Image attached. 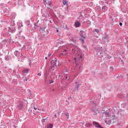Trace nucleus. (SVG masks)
Returning <instances> with one entry per match:
<instances>
[{"label":"nucleus","mask_w":128,"mask_h":128,"mask_svg":"<svg viewBox=\"0 0 128 128\" xmlns=\"http://www.w3.org/2000/svg\"><path fill=\"white\" fill-rule=\"evenodd\" d=\"M103 115L105 116L106 118H109L110 116V113L108 112H104L103 113Z\"/></svg>","instance_id":"obj_19"},{"label":"nucleus","mask_w":128,"mask_h":128,"mask_svg":"<svg viewBox=\"0 0 128 128\" xmlns=\"http://www.w3.org/2000/svg\"><path fill=\"white\" fill-rule=\"evenodd\" d=\"M14 2H18L19 4H22L24 2V0H14Z\"/></svg>","instance_id":"obj_20"},{"label":"nucleus","mask_w":128,"mask_h":128,"mask_svg":"<svg viewBox=\"0 0 128 128\" xmlns=\"http://www.w3.org/2000/svg\"><path fill=\"white\" fill-rule=\"evenodd\" d=\"M22 72L24 74H26L28 73V69L26 68L23 70Z\"/></svg>","instance_id":"obj_18"},{"label":"nucleus","mask_w":128,"mask_h":128,"mask_svg":"<svg viewBox=\"0 0 128 128\" xmlns=\"http://www.w3.org/2000/svg\"><path fill=\"white\" fill-rule=\"evenodd\" d=\"M68 52V50L65 49V50L63 51L64 52Z\"/></svg>","instance_id":"obj_36"},{"label":"nucleus","mask_w":128,"mask_h":128,"mask_svg":"<svg viewBox=\"0 0 128 128\" xmlns=\"http://www.w3.org/2000/svg\"><path fill=\"white\" fill-rule=\"evenodd\" d=\"M68 2L66 0H63L62 4L64 6H66V10H68Z\"/></svg>","instance_id":"obj_9"},{"label":"nucleus","mask_w":128,"mask_h":128,"mask_svg":"<svg viewBox=\"0 0 128 128\" xmlns=\"http://www.w3.org/2000/svg\"><path fill=\"white\" fill-rule=\"evenodd\" d=\"M108 38V34H105L104 36L102 38V40H104V42H106Z\"/></svg>","instance_id":"obj_17"},{"label":"nucleus","mask_w":128,"mask_h":128,"mask_svg":"<svg viewBox=\"0 0 128 128\" xmlns=\"http://www.w3.org/2000/svg\"><path fill=\"white\" fill-rule=\"evenodd\" d=\"M54 60H56V58H54Z\"/></svg>","instance_id":"obj_52"},{"label":"nucleus","mask_w":128,"mask_h":128,"mask_svg":"<svg viewBox=\"0 0 128 128\" xmlns=\"http://www.w3.org/2000/svg\"><path fill=\"white\" fill-rule=\"evenodd\" d=\"M64 56H68V53L64 54Z\"/></svg>","instance_id":"obj_42"},{"label":"nucleus","mask_w":128,"mask_h":128,"mask_svg":"<svg viewBox=\"0 0 128 128\" xmlns=\"http://www.w3.org/2000/svg\"><path fill=\"white\" fill-rule=\"evenodd\" d=\"M34 110H36V108L34 107Z\"/></svg>","instance_id":"obj_45"},{"label":"nucleus","mask_w":128,"mask_h":128,"mask_svg":"<svg viewBox=\"0 0 128 128\" xmlns=\"http://www.w3.org/2000/svg\"><path fill=\"white\" fill-rule=\"evenodd\" d=\"M92 124L94 126H96V128H104V127L102 126H100V124H98L96 122L94 121L92 122Z\"/></svg>","instance_id":"obj_4"},{"label":"nucleus","mask_w":128,"mask_h":128,"mask_svg":"<svg viewBox=\"0 0 128 128\" xmlns=\"http://www.w3.org/2000/svg\"><path fill=\"white\" fill-rule=\"evenodd\" d=\"M101 56H102V54H101Z\"/></svg>","instance_id":"obj_54"},{"label":"nucleus","mask_w":128,"mask_h":128,"mask_svg":"<svg viewBox=\"0 0 128 128\" xmlns=\"http://www.w3.org/2000/svg\"><path fill=\"white\" fill-rule=\"evenodd\" d=\"M120 26H122V23L120 22Z\"/></svg>","instance_id":"obj_37"},{"label":"nucleus","mask_w":128,"mask_h":128,"mask_svg":"<svg viewBox=\"0 0 128 128\" xmlns=\"http://www.w3.org/2000/svg\"><path fill=\"white\" fill-rule=\"evenodd\" d=\"M52 56V54H49L48 55V58H50V56Z\"/></svg>","instance_id":"obj_35"},{"label":"nucleus","mask_w":128,"mask_h":128,"mask_svg":"<svg viewBox=\"0 0 128 128\" xmlns=\"http://www.w3.org/2000/svg\"><path fill=\"white\" fill-rule=\"evenodd\" d=\"M24 82H28V78L24 77L23 79Z\"/></svg>","instance_id":"obj_28"},{"label":"nucleus","mask_w":128,"mask_h":128,"mask_svg":"<svg viewBox=\"0 0 128 128\" xmlns=\"http://www.w3.org/2000/svg\"><path fill=\"white\" fill-rule=\"evenodd\" d=\"M70 42H74V44H76V38L74 36H72L70 39Z\"/></svg>","instance_id":"obj_12"},{"label":"nucleus","mask_w":128,"mask_h":128,"mask_svg":"<svg viewBox=\"0 0 128 128\" xmlns=\"http://www.w3.org/2000/svg\"><path fill=\"white\" fill-rule=\"evenodd\" d=\"M50 64L51 68H56V60H52L50 62Z\"/></svg>","instance_id":"obj_5"},{"label":"nucleus","mask_w":128,"mask_h":128,"mask_svg":"<svg viewBox=\"0 0 128 128\" xmlns=\"http://www.w3.org/2000/svg\"><path fill=\"white\" fill-rule=\"evenodd\" d=\"M65 48H66V50H68V48H70V46H66Z\"/></svg>","instance_id":"obj_34"},{"label":"nucleus","mask_w":128,"mask_h":128,"mask_svg":"<svg viewBox=\"0 0 128 128\" xmlns=\"http://www.w3.org/2000/svg\"><path fill=\"white\" fill-rule=\"evenodd\" d=\"M52 126H54V125H52V124H50L48 126V128H52Z\"/></svg>","instance_id":"obj_26"},{"label":"nucleus","mask_w":128,"mask_h":128,"mask_svg":"<svg viewBox=\"0 0 128 128\" xmlns=\"http://www.w3.org/2000/svg\"><path fill=\"white\" fill-rule=\"evenodd\" d=\"M38 76H42V74H40V73H38Z\"/></svg>","instance_id":"obj_43"},{"label":"nucleus","mask_w":128,"mask_h":128,"mask_svg":"<svg viewBox=\"0 0 128 128\" xmlns=\"http://www.w3.org/2000/svg\"><path fill=\"white\" fill-rule=\"evenodd\" d=\"M14 4L15 6H16L17 3L16 2H14Z\"/></svg>","instance_id":"obj_46"},{"label":"nucleus","mask_w":128,"mask_h":128,"mask_svg":"<svg viewBox=\"0 0 128 128\" xmlns=\"http://www.w3.org/2000/svg\"><path fill=\"white\" fill-rule=\"evenodd\" d=\"M57 32H58V30H57Z\"/></svg>","instance_id":"obj_53"},{"label":"nucleus","mask_w":128,"mask_h":128,"mask_svg":"<svg viewBox=\"0 0 128 128\" xmlns=\"http://www.w3.org/2000/svg\"><path fill=\"white\" fill-rule=\"evenodd\" d=\"M17 106L19 110H22V108H24V104L22 102H20L17 104Z\"/></svg>","instance_id":"obj_8"},{"label":"nucleus","mask_w":128,"mask_h":128,"mask_svg":"<svg viewBox=\"0 0 128 128\" xmlns=\"http://www.w3.org/2000/svg\"><path fill=\"white\" fill-rule=\"evenodd\" d=\"M110 12H112V10H114V8H110L109 10Z\"/></svg>","instance_id":"obj_31"},{"label":"nucleus","mask_w":128,"mask_h":128,"mask_svg":"<svg viewBox=\"0 0 128 128\" xmlns=\"http://www.w3.org/2000/svg\"><path fill=\"white\" fill-rule=\"evenodd\" d=\"M42 32V36H46L47 34H48V28H45L41 30Z\"/></svg>","instance_id":"obj_1"},{"label":"nucleus","mask_w":128,"mask_h":128,"mask_svg":"<svg viewBox=\"0 0 128 128\" xmlns=\"http://www.w3.org/2000/svg\"><path fill=\"white\" fill-rule=\"evenodd\" d=\"M113 1V4H114V2H116V0H112Z\"/></svg>","instance_id":"obj_41"},{"label":"nucleus","mask_w":128,"mask_h":128,"mask_svg":"<svg viewBox=\"0 0 128 128\" xmlns=\"http://www.w3.org/2000/svg\"><path fill=\"white\" fill-rule=\"evenodd\" d=\"M82 66H80L79 67V70H82Z\"/></svg>","instance_id":"obj_39"},{"label":"nucleus","mask_w":128,"mask_h":128,"mask_svg":"<svg viewBox=\"0 0 128 128\" xmlns=\"http://www.w3.org/2000/svg\"><path fill=\"white\" fill-rule=\"evenodd\" d=\"M59 76H60V75Z\"/></svg>","instance_id":"obj_55"},{"label":"nucleus","mask_w":128,"mask_h":128,"mask_svg":"<svg viewBox=\"0 0 128 128\" xmlns=\"http://www.w3.org/2000/svg\"><path fill=\"white\" fill-rule=\"evenodd\" d=\"M100 54H102V52H100Z\"/></svg>","instance_id":"obj_50"},{"label":"nucleus","mask_w":128,"mask_h":128,"mask_svg":"<svg viewBox=\"0 0 128 128\" xmlns=\"http://www.w3.org/2000/svg\"><path fill=\"white\" fill-rule=\"evenodd\" d=\"M46 118L42 119V122H46Z\"/></svg>","instance_id":"obj_30"},{"label":"nucleus","mask_w":128,"mask_h":128,"mask_svg":"<svg viewBox=\"0 0 128 128\" xmlns=\"http://www.w3.org/2000/svg\"><path fill=\"white\" fill-rule=\"evenodd\" d=\"M8 30L9 32H11V34H14L16 32V28L14 26H12L8 28Z\"/></svg>","instance_id":"obj_3"},{"label":"nucleus","mask_w":128,"mask_h":128,"mask_svg":"<svg viewBox=\"0 0 128 128\" xmlns=\"http://www.w3.org/2000/svg\"><path fill=\"white\" fill-rule=\"evenodd\" d=\"M14 54L16 56H17L18 58V56H20V52H18V50H16L14 52Z\"/></svg>","instance_id":"obj_16"},{"label":"nucleus","mask_w":128,"mask_h":128,"mask_svg":"<svg viewBox=\"0 0 128 128\" xmlns=\"http://www.w3.org/2000/svg\"><path fill=\"white\" fill-rule=\"evenodd\" d=\"M66 64V62L63 63V65L64 66Z\"/></svg>","instance_id":"obj_48"},{"label":"nucleus","mask_w":128,"mask_h":128,"mask_svg":"<svg viewBox=\"0 0 128 128\" xmlns=\"http://www.w3.org/2000/svg\"><path fill=\"white\" fill-rule=\"evenodd\" d=\"M95 32L98 34L100 32V30L98 29H95Z\"/></svg>","instance_id":"obj_29"},{"label":"nucleus","mask_w":128,"mask_h":128,"mask_svg":"<svg viewBox=\"0 0 128 128\" xmlns=\"http://www.w3.org/2000/svg\"><path fill=\"white\" fill-rule=\"evenodd\" d=\"M1 124H2V121Z\"/></svg>","instance_id":"obj_51"},{"label":"nucleus","mask_w":128,"mask_h":128,"mask_svg":"<svg viewBox=\"0 0 128 128\" xmlns=\"http://www.w3.org/2000/svg\"><path fill=\"white\" fill-rule=\"evenodd\" d=\"M74 26L76 28H78L80 26V22L79 21H76L74 22Z\"/></svg>","instance_id":"obj_15"},{"label":"nucleus","mask_w":128,"mask_h":128,"mask_svg":"<svg viewBox=\"0 0 128 128\" xmlns=\"http://www.w3.org/2000/svg\"><path fill=\"white\" fill-rule=\"evenodd\" d=\"M84 32L83 30H80V32L81 34H80V36H82V38H86V36H82V32Z\"/></svg>","instance_id":"obj_23"},{"label":"nucleus","mask_w":128,"mask_h":128,"mask_svg":"<svg viewBox=\"0 0 128 128\" xmlns=\"http://www.w3.org/2000/svg\"><path fill=\"white\" fill-rule=\"evenodd\" d=\"M53 83H54V80H50V84H53Z\"/></svg>","instance_id":"obj_32"},{"label":"nucleus","mask_w":128,"mask_h":128,"mask_svg":"<svg viewBox=\"0 0 128 128\" xmlns=\"http://www.w3.org/2000/svg\"><path fill=\"white\" fill-rule=\"evenodd\" d=\"M66 116H67V118H68V116H69L68 113L66 114Z\"/></svg>","instance_id":"obj_33"},{"label":"nucleus","mask_w":128,"mask_h":128,"mask_svg":"<svg viewBox=\"0 0 128 128\" xmlns=\"http://www.w3.org/2000/svg\"><path fill=\"white\" fill-rule=\"evenodd\" d=\"M120 98H122V94H120Z\"/></svg>","instance_id":"obj_40"},{"label":"nucleus","mask_w":128,"mask_h":128,"mask_svg":"<svg viewBox=\"0 0 128 128\" xmlns=\"http://www.w3.org/2000/svg\"><path fill=\"white\" fill-rule=\"evenodd\" d=\"M9 58H10V56H6L4 58V60H8Z\"/></svg>","instance_id":"obj_27"},{"label":"nucleus","mask_w":128,"mask_h":128,"mask_svg":"<svg viewBox=\"0 0 128 128\" xmlns=\"http://www.w3.org/2000/svg\"><path fill=\"white\" fill-rule=\"evenodd\" d=\"M46 60H48V57H46Z\"/></svg>","instance_id":"obj_49"},{"label":"nucleus","mask_w":128,"mask_h":128,"mask_svg":"<svg viewBox=\"0 0 128 128\" xmlns=\"http://www.w3.org/2000/svg\"><path fill=\"white\" fill-rule=\"evenodd\" d=\"M108 10V8L106 6L102 7V12H106Z\"/></svg>","instance_id":"obj_11"},{"label":"nucleus","mask_w":128,"mask_h":128,"mask_svg":"<svg viewBox=\"0 0 128 128\" xmlns=\"http://www.w3.org/2000/svg\"><path fill=\"white\" fill-rule=\"evenodd\" d=\"M82 55L80 54H78L77 56H76V58L77 60H80V58H82Z\"/></svg>","instance_id":"obj_21"},{"label":"nucleus","mask_w":128,"mask_h":128,"mask_svg":"<svg viewBox=\"0 0 128 128\" xmlns=\"http://www.w3.org/2000/svg\"><path fill=\"white\" fill-rule=\"evenodd\" d=\"M52 2H49L47 4V5L48 6V8L49 10H52Z\"/></svg>","instance_id":"obj_13"},{"label":"nucleus","mask_w":128,"mask_h":128,"mask_svg":"<svg viewBox=\"0 0 128 128\" xmlns=\"http://www.w3.org/2000/svg\"><path fill=\"white\" fill-rule=\"evenodd\" d=\"M80 40L82 42V44L84 43V39L83 38H80Z\"/></svg>","instance_id":"obj_25"},{"label":"nucleus","mask_w":128,"mask_h":128,"mask_svg":"<svg viewBox=\"0 0 128 128\" xmlns=\"http://www.w3.org/2000/svg\"><path fill=\"white\" fill-rule=\"evenodd\" d=\"M78 88H80V82H76L75 90H78Z\"/></svg>","instance_id":"obj_14"},{"label":"nucleus","mask_w":128,"mask_h":128,"mask_svg":"<svg viewBox=\"0 0 128 128\" xmlns=\"http://www.w3.org/2000/svg\"><path fill=\"white\" fill-rule=\"evenodd\" d=\"M105 122L106 124H110L112 122L110 118H106L105 120Z\"/></svg>","instance_id":"obj_10"},{"label":"nucleus","mask_w":128,"mask_h":128,"mask_svg":"<svg viewBox=\"0 0 128 128\" xmlns=\"http://www.w3.org/2000/svg\"><path fill=\"white\" fill-rule=\"evenodd\" d=\"M68 74H70V69L66 68H65L62 72V74H63V76H68Z\"/></svg>","instance_id":"obj_2"},{"label":"nucleus","mask_w":128,"mask_h":128,"mask_svg":"<svg viewBox=\"0 0 128 128\" xmlns=\"http://www.w3.org/2000/svg\"><path fill=\"white\" fill-rule=\"evenodd\" d=\"M22 24H21V26H20V28H22Z\"/></svg>","instance_id":"obj_47"},{"label":"nucleus","mask_w":128,"mask_h":128,"mask_svg":"<svg viewBox=\"0 0 128 128\" xmlns=\"http://www.w3.org/2000/svg\"><path fill=\"white\" fill-rule=\"evenodd\" d=\"M76 58H74V60H76Z\"/></svg>","instance_id":"obj_44"},{"label":"nucleus","mask_w":128,"mask_h":128,"mask_svg":"<svg viewBox=\"0 0 128 128\" xmlns=\"http://www.w3.org/2000/svg\"><path fill=\"white\" fill-rule=\"evenodd\" d=\"M110 120L113 124H114L116 122V115L113 114L111 117H110Z\"/></svg>","instance_id":"obj_6"},{"label":"nucleus","mask_w":128,"mask_h":128,"mask_svg":"<svg viewBox=\"0 0 128 128\" xmlns=\"http://www.w3.org/2000/svg\"><path fill=\"white\" fill-rule=\"evenodd\" d=\"M54 116V118H56V114H55Z\"/></svg>","instance_id":"obj_38"},{"label":"nucleus","mask_w":128,"mask_h":128,"mask_svg":"<svg viewBox=\"0 0 128 128\" xmlns=\"http://www.w3.org/2000/svg\"><path fill=\"white\" fill-rule=\"evenodd\" d=\"M64 78H65V80H68V78H70V75H64Z\"/></svg>","instance_id":"obj_24"},{"label":"nucleus","mask_w":128,"mask_h":128,"mask_svg":"<svg viewBox=\"0 0 128 128\" xmlns=\"http://www.w3.org/2000/svg\"><path fill=\"white\" fill-rule=\"evenodd\" d=\"M120 2L122 4H126V0H120Z\"/></svg>","instance_id":"obj_22"},{"label":"nucleus","mask_w":128,"mask_h":128,"mask_svg":"<svg viewBox=\"0 0 128 128\" xmlns=\"http://www.w3.org/2000/svg\"><path fill=\"white\" fill-rule=\"evenodd\" d=\"M78 48L76 46H74L72 48V52L73 54H78Z\"/></svg>","instance_id":"obj_7"}]
</instances>
